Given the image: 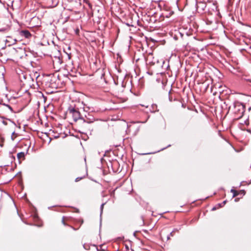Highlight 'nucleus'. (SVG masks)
Listing matches in <instances>:
<instances>
[{
    "label": "nucleus",
    "instance_id": "nucleus-14",
    "mask_svg": "<svg viewBox=\"0 0 251 251\" xmlns=\"http://www.w3.org/2000/svg\"><path fill=\"white\" fill-rule=\"evenodd\" d=\"M81 179H82V177H76L75 179V182H78V181H79L80 180H81Z\"/></svg>",
    "mask_w": 251,
    "mask_h": 251
},
{
    "label": "nucleus",
    "instance_id": "nucleus-20",
    "mask_svg": "<svg viewBox=\"0 0 251 251\" xmlns=\"http://www.w3.org/2000/svg\"><path fill=\"white\" fill-rule=\"evenodd\" d=\"M173 231H172V232H171V233H170V235H170V236H173Z\"/></svg>",
    "mask_w": 251,
    "mask_h": 251
},
{
    "label": "nucleus",
    "instance_id": "nucleus-6",
    "mask_svg": "<svg viewBox=\"0 0 251 251\" xmlns=\"http://www.w3.org/2000/svg\"><path fill=\"white\" fill-rule=\"evenodd\" d=\"M28 151L25 153V152H20L17 154V158L19 160L21 159H23V160L25 159V155L27 153Z\"/></svg>",
    "mask_w": 251,
    "mask_h": 251
},
{
    "label": "nucleus",
    "instance_id": "nucleus-25",
    "mask_svg": "<svg viewBox=\"0 0 251 251\" xmlns=\"http://www.w3.org/2000/svg\"><path fill=\"white\" fill-rule=\"evenodd\" d=\"M68 55V57H69V58L70 59V56L69 55V54L68 53H67Z\"/></svg>",
    "mask_w": 251,
    "mask_h": 251
},
{
    "label": "nucleus",
    "instance_id": "nucleus-24",
    "mask_svg": "<svg viewBox=\"0 0 251 251\" xmlns=\"http://www.w3.org/2000/svg\"><path fill=\"white\" fill-rule=\"evenodd\" d=\"M170 239V235H168V236H167V240H169Z\"/></svg>",
    "mask_w": 251,
    "mask_h": 251
},
{
    "label": "nucleus",
    "instance_id": "nucleus-29",
    "mask_svg": "<svg viewBox=\"0 0 251 251\" xmlns=\"http://www.w3.org/2000/svg\"><path fill=\"white\" fill-rule=\"evenodd\" d=\"M250 48L251 49V46H250Z\"/></svg>",
    "mask_w": 251,
    "mask_h": 251
},
{
    "label": "nucleus",
    "instance_id": "nucleus-16",
    "mask_svg": "<svg viewBox=\"0 0 251 251\" xmlns=\"http://www.w3.org/2000/svg\"><path fill=\"white\" fill-rule=\"evenodd\" d=\"M219 207H218V206H217V205L215 206H214L212 208V211H214L216 209H217L218 208H219Z\"/></svg>",
    "mask_w": 251,
    "mask_h": 251
},
{
    "label": "nucleus",
    "instance_id": "nucleus-28",
    "mask_svg": "<svg viewBox=\"0 0 251 251\" xmlns=\"http://www.w3.org/2000/svg\"><path fill=\"white\" fill-rule=\"evenodd\" d=\"M146 121H145V122H142V123H146Z\"/></svg>",
    "mask_w": 251,
    "mask_h": 251
},
{
    "label": "nucleus",
    "instance_id": "nucleus-18",
    "mask_svg": "<svg viewBox=\"0 0 251 251\" xmlns=\"http://www.w3.org/2000/svg\"><path fill=\"white\" fill-rule=\"evenodd\" d=\"M211 22L209 21H208L206 22V24H211Z\"/></svg>",
    "mask_w": 251,
    "mask_h": 251
},
{
    "label": "nucleus",
    "instance_id": "nucleus-1",
    "mask_svg": "<svg viewBox=\"0 0 251 251\" xmlns=\"http://www.w3.org/2000/svg\"><path fill=\"white\" fill-rule=\"evenodd\" d=\"M67 112L71 114L74 121H76L78 119H83V117H81V115L78 109L70 106L69 107Z\"/></svg>",
    "mask_w": 251,
    "mask_h": 251
},
{
    "label": "nucleus",
    "instance_id": "nucleus-10",
    "mask_svg": "<svg viewBox=\"0 0 251 251\" xmlns=\"http://www.w3.org/2000/svg\"><path fill=\"white\" fill-rule=\"evenodd\" d=\"M226 202V201H224L222 203H218L217 204V206H218V207H223Z\"/></svg>",
    "mask_w": 251,
    "mask_h": 251
},
{
    "label": "nucleus",
    "instance_id": "nucleus-26",
    "mask_svg": "<svg viewBox=\"0 0 251 251\" xmlns=\"http://www.w3.org/2000/svg\"><path fill=\"white\" fill-rule=\"evenodd\" d=\"M170 93H171V90H170L169 92V95H170Z\"/></svg>",
    "mask_w": 251,
    "mask_h": 251
},
{
    "label": "nucleus",
    "instance_id": "nucleus-17",
    "mask_svg": "<svg viewBox=\"0 0 251 251\" xmlns=\"http://www.w3.org/2000/svg\"><path fill=\"white\" fill-rule=\"evenodd\" d=\"M169 99L170 101H172V98H171L170 96H169Z\"/></svg>",
    "mask_w": 251,
    "mask_h": 251
},
{
    "label": "nucleus",
    "instance_id": "nucleus-9",
    "mask_svg": "<svg viewBox=\"0 0 251 251\" xmlns=\"http://www.w3.org/2000/svg\"><path fill=\"white\" fill-rule=\"evenodd\" d=\"M234 106L235 108L236 107H237V106H238V107H241L242 108H243V105L240 102H234Z\"/></svg>",
    "mask_w": 251,
    "mask_h": 251
},
{
    "label": "nucleus",
    "instance_id": "nucleus-3",
    "mask_svg": "<svg viewBox=\"0 0 251 251\" xmlns=\"http://www.w3.org/2000/svg\"><path fill=\"white\" fill-rule=\"evenodd\" d=\"M20 35L26 38H29L31 36V33L27 30H23L20 31Z\"/></svg>",
    "mask_w": 251,
    "mask_h": 251
},
{
    "label": "nucleus",
    "instance_id": "nucleus-8",
    "mask_svg": "<svg viewBox=\"0 0 251 251\" xmlns=\"http://www.w3.org/2000/svg\"><path fill=\"white\" fill-rule=\"evenodd\" d=\"M230 192L233 193V197H235L239 195L238 192L233 189H231Z\"/></svg>",
    "mask_w": 251,
    "mask_h": 251
},
{
    "label": "nucleus",
    "instance_id": "nucleus-21",
    "mask_svg": "<svg viewBox=\"0 0 251 251\" xmlns=\"http://www.w3.org/2000/svg\"><path fill=\"white\" fill-rule=\"evenodd\" d=\"M246 80H247V81H249V82H251V79H246Z\"/></svg>",
    "mask_w": 251,
    "mask_h": 251
},
{
    "label": "nucleus",
    "instance_id": "nucleus-15",
    "mask_svg": "<svg viewBox=\"0 0 251 251\" xmlns=\"http://www.w3.org/2000/svg\"><path fill=\"white\" fill-rule=\"evenodd\" d=\"M62 224H63L64 225H65V226H66V223H65V217H62Z\"/></svg>",
    "mask_w": 251,
    "mask_h": 251
},
{
    "label": "nucleus",
    "instance_id": "nucleus-5",
    "mask_svg": "<svg viewBox=\"0 0 251 251\" xmlns=\"http://www.w3.org/2000/svg\"><path fill=\"white\" fill-rule=\"evenodd\" d=\"M89 117H87L86 116H85L86 119H84L83 118L84 122L87 123H92L94 122L95 120L94 118L92 116H89Z\"/></svg>",
    "mask_w": 251,
    "mask_h": 251
},
{
    "label": "nucleus",
    "instance_id": "nucleus-27",
    "mask_svg": "<svg viewBox=\"0 0 251 251\" xmlns=\"http://www.w3.org/2000/svg\"><path fill=\"white\" fill-rule=\"evenodd\" d=\"M72 228H73V229H74V230H75V228H74V227H72Z\"/></svg>",
    "mask_w": 251,
    "mask_h": 251
},
{
    "label": "nucleus",
    "instance_id": "nucleus-7",
    "mask_svg": "<svg viewBox=\"0 0 251 251\" xmlns=\"http://www.w3.org/2000/svg\"><path fill=\"white\" fill-rule=\"evenodd\" d=\"M171 146V145H169L166 148H163L161 149H160V150L158 151H155V152H149V153H143V155H146V154H153V153H155L156 152H159L160 151H163L165 149H166L167 147H169Z\"/></svg>",
    "mask_w": 251,
    "mask_h": 251
},
{
    "label": "nucleus",
    "instance_id": "nucleus-13",
    "mask_svg": "<svg viewBox=\"0 0 251 251\" xmlns=\"http://www.w3.org/2000/svg\"><path fill=\"white\" fill-rule=\"evenodd\" d=\"M238 193H239V194H242V195H245V194H246V192H245V190H240V192H238Z\"/></svg>",
    "mask_w": 251,
    "mask_h": 251
},
{
    "label": "nucleus",
    "instance_id": "nucleus-19",
    "mask_svg": "<svg viewBox=\"0 0 251 251\" xmlns=\"http://www.w3.org/2000/svg\"><path fill=\"white\" fill-rule=\"evenodd\" d=\"M235 201L237 202L238 201V198H236L235 200H234Z\"/></svg>",
    "mask_w": 251,
    "mask_h": 251
},
{
    "label": "nucleus",
    "instance_id": "nucleus-2",
    "mask_svg": "<svg viewBox=\"0 0 251 251\" xmlns=\"http://www.w3.org/2000/svg\"><path fill=\"white\" fill-rule=\"evenodd\" d=\"M196 9L198 13H203L206 7V4L205 2L203 1H196Z\"/></svg>",
    "mask_w": 251,
    "mask_h": 251
},
{
    "label": "nucleus",
    "instance_id": "nucleus-23",
    "mask_svg": "<svg viewBox=\"0 0 251 251\" xmlns=\"http://www.w3.org/2000/svg\"><path fill=\"white\" fill-rule=\"evenodd\" d=\"M247 131L249 133H251V130L250 129H248L247 130Z\"/></svg>",
    "mask_w": 251,
    "mask_h": 251
},
{
    "label": "nucleus",
    "instance_id": "nucleus-22",
    "mask_svg": "<svg viewBox=\"0 0 251 251\" xmlns=\"http://www.w3.org/2000/svg\"><path fill=\"white\" fill-rule=\"evenodd\" d=\"M126 248L127 250H129L128 247L127 245L126 246Z\"/></svg>",
    "mask_w": 251,
    "mask_h": 251
},
{
    "label": "nucleus",
    "instance_id": "nucleus-11",
    "mask_svg": "<svg viewBox=\"0 0 251 251\" xmlns=\"http://www.w3.org/2000/svg\"><path fill=\"white\" fill-rule=\"evenodd\" d=\"M56 62L61 64H62V61H61V60L60 58V57H58V58H56Z\"/></svg>",
    "mask_w": 251,
    "mask_h": 251
},
{
    "label": "nucleus",
    "instance_id": "nucleus-4",
    "mask_svg": "<svg viewBox=\"0 0 251 251\" xmlns=\"http://www.w3.org/2000/svg\"><path fill=\"white\" fill-rule=\"evenodd\" d=\"M0 104L3 105L6 108H7L10 113H12L14 112L13 109V107L10 103L4 102L2 100H1V101H0Z\"/></svg>",
    "mask_w": 251,
    "mask_h": 251
},
{
    "label": "nucleus",
    "instance_id": "nucleus-12",
    "mask_svg": "<svg viewBox=\"0 0 251 251\" xmlns=\"http://www.w3.org/2000/svg\"><path fill=\"white\" fill-rule=\"evenodd\" d=\"M105 204V203H102L101 205H100V215H101L102 213V211H103V206L104 205V204Z\"/></svg>",
    "mask_w": 251,
    "mask_h": 251
}]
</instances>
